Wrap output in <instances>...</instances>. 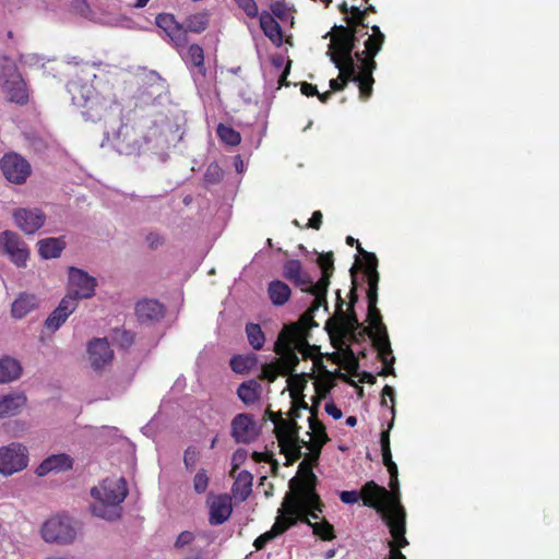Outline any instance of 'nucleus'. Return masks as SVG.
I'll return each instance as SVG.
<instances>
[{"label": "nucleus", "mask_w": 559, "mask_h": 559, "mask_svg": "<svg viewBox=\"0 0 559 559\" xmlns=\"http://www.w3.org/2000/svg\"><path fill=\"white\" fill-rule=\"evenodd\" d=\"M299 473H301V477H294L289 480L290 490L285 495L271 530L255 538L253 546L257 550L263 549L270 540L296 525L298 515L305 507L319 509L321 506L320 496L316 490L317 476L306 461L299 464Z\"/></svg>", "instance_id": "1"}, {"label": "nucleus", "mask_w": 559, "mask_h": 559, "mask_svg": "<svg viewBox=\"0 0 559 559\" xmlns=\"http://www.w3.org/2000/svg\"><path fill=\"white\" fill-rule=\"evenodd\" d=\"M390 491L376 481H367L362 486V503L381 514L392 535L389 546L406 547V512L400 501L399 479L389 480Z\"/></svg>", "instance_id": "2"}, {"label": "nucleus", "mask_w": 559, "mask_h": 559, "mask_svg": "<svg viewBox=\"0 0 559 559\" xmlns=\"http://www.w3.org/2000/svg\"><path fill=\"white\" fill-rule=\"evenodd\" d=\"M91 495L97 500L92 507L93 513L107 521H115L121 516L120 503L128 495L124 478L104 479L98 487H93Z\"/></svg>", "instance_id": "3"}, {"label": "nucleus", "mask_w": 559, "mask_h": 559, "mask_svg": "<svg viewBox=\"0 0 559 559\" xmlns=\"http://www.w3.org/2000/svg\"><path fill=\"white\" fill-rule=\"evenodd\" d=\"M372 34L365 41V50L356 51L355 57L358 62H360L359 67V79L356 80L359 88V98L361 100H367L371 97L373 92V71L377 68V62L374 61V57L382 49V46L385 40L384 34L381 32L378 25L371 26Z\"/></svg>", "instance_id": "4"}, {"label": "nucleus", "mask_w": 559, "mask_h": 559, "mask_svg": "<svg viewBox=\"0 0 559 559\" xmlns=\"http://www.w3.org/2000/svg\"><path fill=\"white\" fill-rule=\"evenodd\" d=\"M308 348L306 331H301L297 324L285 326L274 344V352L280 356L275 362L278 364V367L285 374L294 372L299 365L296 352H300L306 357Z\"/></svg>", "instance_id": "5"}, {"label": "nucleus", "mask_w": 559, "mask_h": 559, "mask_svg": "<svg viewBox=\"0 0 559 559\" xmlns=\"http://www.w3.org/2000/svg\"><path fill=\"white\" fill-rule=\"evenodd\" d=\"M5 63L1 66L0 85L9 102L20 106L28 103V90L25 81L20 74L14 62L4 58Z\"/></svg>", "instance_id": "6"}, {"label": "nucleus", "mask_w": 559, "mask_h": 559, "mask_svg": "<svg viewBox=\"0 0 559 559\" xmlns=\"http://www.w3.org/2000/svg\"><path fill=\"white\" fill-rule=\"evenodd\" d=\"M298 428L296 421H283L281 427L274 429L281 452L286 456L285 465H292L301 456L300 443L304 441L298 437ZM305 444L307 445L306 442Z\"/></svg>", "instance_id": "7"}, {"label": "nucleus", "mask_w": 559, "mask_h": 559, "mask_svg": "<svg viewBox=\"0 0 559 559\" xmlns=\"http://www.w3.org/2000/svg\"><path fill=\"white\" fill-rule=\"evenodd\" d=\"M76 535L73 521L68 515H57L47 520L41 527V536L48 543L70 544Z\"/></svg>", "instance_id": "8"}, {"label": "nucleus", "mask_w": 559, "mask_h": 559, "mask_svg": "<svg viewBox=\"0 0 559 559\" xmlns=\"http://www.w3.org/2000/svg\"><path fill=\"white\" fill-rule=\"evenodd\" d=\"M362 328L364 326L358 321L355 309H347V313L343 311L330 318L325 323V330L331 336L334 334L338 336L349 335L353 342L362 340L359 335Z\"/></svg>", "instance_id": "9"}, {"label": "nucleus", "mask_w": 559, "mask_h": 559, "mask_svg": "<svg viewBox=\"0 0 559 559\" xmlns=\"http://www.w3.org/2000/svg\"><path fill=\"white\" fill-rule=\"evenodd\" d=\"M28 463V453L25 445L12 442L0 448V474L10 476L23 471Z\"/></svg>", "instance_id": "10"}, {"label": "nucleus", "mask_w": 559, "mask_h": 559, "mask_svg": "<svg viewBox=\"0 0 559 559\" xmlns=\"http://www.w3.org/2000/svg\"><path fill=\"white\" fill-rule=\"evenodd\" d=\"M352 28L338 25L333 27V35L330 44V59H352L356 58L354 49L358 41V36L353 34Z\"/></svg>", "instance_id": "11"}, {"label": "nucleus", "mask_w": 559, "mask_h": 559, "mask_svg": "<svg viewBox=\"0 0 559 559\" xmlns=\"http://www.w3.org/2000/svg\"><path fill=\"white\" fill-rule=\"evenodd\" d=\"M0 169L4 178L15 185L24 183L31 176V164L20 154L5 153L0 159Z\"/></svg>", "instance_id": "12"}, {"label": "nucleus", "mask_w": 559, "mask_h": 559, "mask_svg": "<svg viewBox=\"0 0 559 559\" xmlns=\"http://www.w3.org/2000/svg\"><path fill=\"white\" fill-rule=\"evenodd\" d=\"M96 278L90 276L83 270L74 266L69 267V293L66 297L75 298L78 305L80 299L91 298L95 294Z\"/></svg>", "instance_id": "13"}, {"label": "nucleus", "mask_w": 559, "mask_h": 559, "mask_svg": "<svg viewBox=\"0 0 559 559\" xmlns=\"http://www.w3.org/2000/svg\"><path fill=\"white\" fill-rule=\"evenodd\" d=\"M283 276L304 293H318L317 288H314L316 283H313L310 274L304 270L300 260L289 259L285 261L283 264Z\"/></svg>", "instance_id": "14"}, {"label": "nucleus", "mask_w": 559, "mask_h": 559, "mask_svg": "<svg viewBox=\"0 0 559 559\" xmlns=\"http://www.w3.org/2000/svg\"><path fill=\"white\" fill-rule=\"evenodd\" d=\"M155 23L165 32L177 50L187 47L189 41L188 29H186L185 24L177 22L173 14L159 13L155 19Z\"/></svg>", "instance_id": "15"}, {"label": "nucleus", "mask_w": 559, "mask_h": 559, "mask_svg": "<svg viewBox=\"0 0 559 559\" xmlns=\"http://www.w3.org/2000/svg\"><path fill=\"white\" fill-rule=\"evenodd\" d=\"M0 246L3 252L8 254L11 261L19 267L25 266L29 257V251L26 243L20 236L11 230H5L0 234Z\"/></svg>", "instance_id": "16"}, {"label": "nucleus", "mask_w": 559, "mask_h": 559, "mask_svg": "<svg viewBox=\"0 0 559 559\" xmlns=\"http://www.w3.org/2000/svg\"><path fill=\"white\" fill-rule=\"evenodd\" d=\"M259 431L252 415L248 413L237 414L230 424V436L236 443L248 444L255 440Z\"/></svg>", "instance_id": "17"}, {"label": "nucleus", "mask_w": 559, "mask_h": 559, "mask_svg": "<svg viewBox=\"0 0 559 559\" xmlns=\"http://www.w3.org/2000/svg\"><path fill=\"white\" fill-rule=\"evenodd\" d=\"M13 219L23 233L33 235L45 225L46 215L40 209L20 207L14 210Z\"/></svg>", "instance_id": "18"}, {"label": "nucleus", "mask_w": 559, "mask_h": 559, "mask_svg": "<svg viewBox=\"0 0 559 559\" xmlns=\"http://www.w3.org/2000/svg\"><path fill=\"white\" fill-rule=\"evenodd\" d=\"M378 302L368 304L367 309V321L369 322V326L362 328L359 332L361 338H365L366 335H369L372 340V344L376 342H381L385 335H388L386 328L382 322V316L380 310L377 307Z\"/></svg>", "instance_id": "19"}, {"label": "nucleus", "mask_w": 559, "mask_h": 559, "mask_svg": "<svg viewBox=\"0 0 559 559\" xmlns=\"http://www.w3.org/2000/svg\"><path fill=\"white\" fill-rule=\"evenodd\" d=\"M88 359L95 370L102 369L105 365L111 362L114 350L106 337L94 338L87 345Z\"/></svg>", "instance_id": "20"}, {"label": "nucleus", "mask_w": 559, "mask_h": 559, "mask_svg": "<svg viewBox=\"0 0 559 559\" xmlns=\"http://www.w3.org/2000/svg\"><path fill=\"white\" fill-rule=\"evenodd\" d=\"M83 90H85V86H81V96L84 98L83 103L78 102L75 96H73V102L75 105L85 108L82 114L86 120H100L107 109V104L102 100L97 94L93 95L90 90H87V94L84 95Z\"/></svg>", "instance_id": "21"}, {"label": "nucleus", "mask_w": 559, "mask_h": 559, "mask_svg": "<svg viewBox=\"0 0 559 559\" xmlns=\"http://www.w3.org/2000/svg\"><path fill=\"white\" fill-rule=\"evenodd\" d=\"M135 314L141 323L159 321L165 316V307L156 299H142L135 305Z\"/></svg>", "instance_id": "22"}, {"label": "nucleus", "mask_w": 559, "mask_h": 559, "mask_svg": "<svg viewBox=\"0 0 559 559\" xmlns=\"http://www.w3.org/2000/svg\"><path fill=\"white\" fill-rule=\"evenodd\" d=\"M317 408H311L309 417V428L311 429L312 442L307 443L317 460L320 455L321 448L330 440L325 430V426L317 417Z\"/></svg>", "instance_id": "23"}, {"label": "nucleus", "mask_w": 559, "mask_h": 559, "mask_svg": "<svg viewBox=\"0 0 559 559\" xmlns=\"http://www.w3.org/2000/svg\"><path fill=\"white\" fill-rule=\"evenodd\" d=\"M231 499L227 495H219L210 502L209 522L211 525H221L231 515Z\"/></svg>", "instance_id": "24"}, {"label": "nucleus", "mask_w": 559, "mask_h": 559, "mask_svg": "<svg viewBox=\"0 0 559 559\" xmlns=\"http://www.w3.org/2000/svg\"><path fill=\"white\" fill-rule=\"evenodd\" d=\"M73 459L66 454H53L45 459L36 468V474L39 477L46 476L50 472H67L72 469Z\"/></svg>", "instance_id": "25"}, {"label": "nucleus", "mask_w": 559, "mask_h": 559, "mask_svg": "<svg viewBox=\"0 0 559 559\" xmlns=\"http://www.w3.org/2000/svg\"><path fill=\"white\" fill-rule=\"evenodd\" d=\"M75 298L63 297L59 306L46 319V326L49 330H58L68 319V317L76 309Z\"/></svg>", "instance_id": "26"}, {"label": "nucleus", "mask_w": 559, "mask_h": 559, "mask_svg": "<svg viewBox=\"0 0 559 559\" xmlns=\"http://www.w3.org/2000/svg\"><path fill=\"white\" fill-rule=\"evenodd\" d=\"M317 263L319 267L321 269V277L316 283L314 288L319 293H322L324 295H328V289L330 286L331 277L334 272V255L333 252H324L321 253L318 259Z\"/></svg>", "instance_id": "27"}, {"label": "nucleus", "mask_w": 559, "mask_h": 559, "mask_svg": "<svg viewBox=\"0 0 559 559\" xmlns=\"http://www.w3.org/2000/svg\"><path fill=\"white\" fill-rule=\"evenodd\" d=\"M311 295L314 296L311 306L307 311L302 313V316L299 319V323H296L301 331H304V329H311L313 326H318V324L314 322V313L316 311L319 310L320 307H323L324 311L329 312L326 295L319 292L313 293Z\"/></svg>", "instance_id": "28"}, {"label": "nucleus", "mask_w": 559, "mask_h": 559, "mask_svg": "<svg viewBox=\"0 0 559 559\" xmlns=\"http://www.w3.org/2000/svg\"><path fill=\"white\" fill-rule=\"evenodd\" d=\"M260 27L264 35L275 45L283 43V31L278 22L267 11H262L259 15Z\"/></svg>", "instance_id": "29"}, {"label": "nucleus", "mask_w": 559, "mask_h": 559, "mask_svg": "<svg viewBox=\"0 0 559 559\" xmlns=\"http://www.w3.org/2000/svg\"><path fill=\"white\" fill-rule=\"evenodd\" d=\"M373 347L378 352V358L383 364V368L379 372V376L388 377L394 374L393 364L395 361V358L392 353L389 335H385L381 342H376V344H373Z\"/></svg>", "instance_id": "30"}, {"label": "nucleus", "mask_w": 559, "mask_h": 559, "mask_svg": "<svg viewBox=\"0 0 559 559\" xmlns=\"http://www.w3.org/2000/svg\"><path fill=\"white\" fill-rule=\"evenodd\" d=\"M267 296L270 301L275 307L286 305L292 296L289 285L281 280H273L267 285Z\"/></svg>", "instance_id": "31"}, {"label": "nucleus", "mask_w": 559, "mask_h": 559, "mask_svg": "<svg viewBox=\"0 0 559 559\" xmlns=\"http://www.w3.org/2000/svg\"><path fill=\"white\" fill-rule=\"evenodd\" d=\"M26 401L27 399L23 393L0 396V418L19 414L25 406Z\"/></svg>", "instance_id": "32"}, {"label": "nucleus", "mask_w": 559, "mask_h": 559, "mask_svg": "<svg viewBox=\"0 0 559 559\" xmlns=\"http://www.w3.org/2000/svg\"><path fill=\"white\" fill-rule=\"evenodd\" d=\"M38 253L43 259L58 258L66 248V241L62 237L45 238L37 242Z\"/></svg>", "instance_id": "33"}, {"label": "nucleus", "mask_w": 559, "mask_h": 559, "mask_svg": "<svg viewBox=\"0 0 559 559\" xmlns=\"http://www.w3.org/2000/svg\"><path fill=\"white\" fill-rule=\"evenodd\" d=\"M37 298L32 294H21L12 304L11 313L15 319H22L37 307Z\"/></svg>", "instance_id": "34"}, {"label": "nucleus", "mask_w": 559, "mask_h": 559, "mask_svg": "<svg viewBox=\"0 0 559 559\" xmlns=\"http://www.w3.org/2000/svg\"><path fill=\"white\" fill-rule=\"evenodd\" d=\"M335 68L338 69V78L346 84L349 82H356L359 79V71H357L356 58L352 59H334L331 60Z\"/></svg>", "instance_id": "35"}, {"label": "nucleus", "mask_w": 559, "mask_h": 559, "mask_svg": "<svg viewBox=\"0 0 559 559\" xmlns=\"http://www.w3.org/2000/svg\"><path fill=\"white\" fill-rule=\"evenodd\" d=\"M300 522L309 525L313 534L322 540L330 542L336 537L334 526L324 518L319 522H311L310 519L305 516L300 519Z\"/></svg>", "instance_id": "36"}, {"label": "nucleus", "mask_w": 559, "mask_h": 559, "mask_svg": "<svg viewBox=\"0 0 559 559\" xmlns=\"http://www.w3.org/2000/svg\"><path fill=\"white\" fill-rule=\"evenodd\" d=\"M261 385L255 380L242 382L237 389V395L246 405H251L260 399Z\"/></svg>", "instance_id": "37"}, {"label": "nucleus", "mask_w": 559, "mask_h": 559, "mask_svg": "<svg viewBox=\"0 0 559 559\" xmlns=\"http://www.w3.org/2000/svg\"><path fill=\"white\" fill-rule=\"evenodd\" d=\"M22 367L14 358L0 359V383H8L21 376Z\"/></svg>", "instance_id": "38"}, {"label": "nucleus", "mask_w": 559, "mask_h": 559, "mask_svg": "<svg viewBox=\"0 0 559 559\" xmlns=\"http://www.w3.org/2000/svg\"><path fill=\"white\" fill-rule=\"evenodd\" d=\"M253 476L247 471H241L233 485V493L241 500H246L252 491Z\"/></svg>", "instance_id": "39"}, {"label": "nucleus", "mask_w": 559, "mask_h": 559, "mask_svg": "<svg viewBox=\"0 0 559 559\" xmlns=\"http://www.w3.org/2000/svg\"><path fill=\"white\" fill-rule=\"evenodd\" d=\"M182 59L187 64L195 68L199 73L205 74L206 69L204 66V51L203 48L198 44H192L188 47L187 52L182 56Z\"/></svg>", "instance_id": "40"}, {"label": "nucleus", "mask_w": 559, "mask_h": 559, "mask_svg": "<svg viewBox=\"0 0 559 559\" xmlns=\"http://www.w3.org/2000/svg\"><path fill=\"white\" fill-rule=\"evenodd\" d=\"M185 27L188 33L200 34L209 27V14L205 12H199L187 16L185 21Z\"/></svg>", "instance_id": "41"}, {"label": "nucleus", "mask_w": 559, "mask_h": 559, "mask_svg": "<svg viewBox=\"0 0 559 559\" xmlns=\"http://www.w3.org/2000/svg\"><path fill=\"white\" fill-rule=\"evenodd\" d=\"M287 385L292 400H297L307 386V379L305 373H288Z\"/></svg>", "instance_id": "42"}, {"label": "nucleus", "mask_w": 559, "mask_h": 559, "mask_svg": "<svg viewBox=\"0 0 559 559\" xmlns=\"http://www.w3.org/2000/svg\"><path fill=\"white\" fill-rule=\"evenodd\" d=\"M219 140L230 146H237L241 142V135L234 128L219 123L216 129Z\"/></svg>", "instance_id": "43"}, {"label": "nucleus", "mask_w": 559, "mask_h": 559, "mask_svg": "<svg viewBox=\"0 0 559 559\" xmlns=\"http://www.w3.org/2000/svg\"><path fill=\"white\" fill-rule=\"evenodd\" d=\"M246 333L250 345L259 350L263 347L265 342V335L261 326L257 323H248L246 325Z\"/></svg>", "instance_id": "44"}, {"label": "nucleus", "mask_w": 559, "mask_h": 559, "mask_svg": "<svg viewBox=\"0 0 559 559\" xmlns=\"http://www.w3.org/2000/svg\"><path fill=\"white\" fill-rule=\"evenodd\" d=\"M257 362V358L254 355L251 356H242L237 355L230 359V368L236 373H245L249 371Z\"/></svg>", "instance_id": "45"}, {"label": "nucleus", "mask_w": 559, "mask_h": 559, "mask_svg": "<svg viewBox=\"0 0 559 559\" xmlns=\"http://www.w3.org/2000/svg\"><path fill=\"white\" fill-rule=\"evenodd\" d=\"M111 336L114 344L122 349L130 348L134 343V333L124 329H115Z\"/></svg>", "instance_id": "46"}, {"label": "nucleus", "mask_w": 559, "mask_h": 559, "mask_svg": "<svg viewBox=\"0 0 559 559\" xmlns=\"http://www.w3.org/2000/svg\"><path fill=\"white\" fill-rule=\"evenodd\" d=\"M344 21L346 22V25L344 27L352 28V33L359 36L361 35L362 29H367L369 25L365 23L366 15H347L344 17ZM367 32L362 33V35H366Z\"/></svg>", "instance_id": "47"}, {"label": "nucleus", "mask_w": 559, "mask_h": 559, "mask_svg": "<svg viewBox=\"0 0 559 559\" xmlns=\"http://www.w3.org/2000/svg\"><path fill=\"white\" fill-rule=\"evenodd\" d=\"M192 483H193V490L195 493H198V495L205 493L209 488V484H210V477L207 475V471L205 468H200L195 473Z\"/></svg>", "instance_id": "48"}, {"label": "nucleus", "mask_w": 559, "mask_h": 559, "mask_svg": "<svg viewBox=\"0 0 559 559\" xmlns=\"http://www.w3.org/2000/svg\"><path fill=\"white\" fill-rule=\"evenodd\" d=\"M380 275L378 272L371 273L367 276L368 289H367V301L368 304L378 302V285Z\"/></svg>", "instance_id": "49"}, {"label": "nucleus", "mask_w": 559, "mask_h": 559, "mask_svg": "<svg viewBox=\"0 0 559 559\" xmlns=\"http://www.w3.org/2000/svg\"><path fill=\"white\" fill-rule=\"evenodd\" d=\"M200 459V452L194 445H189L183 453V464L188 472H193Z\"/></svg>", "instance_id": "50"}, {"label": "nucleus", "mask_w": 559, "mask_h": 559, "mask_svg": "<svg viewBox=\"0 0 559 559\" xmlns=\"http://www.w3.org/2000/svg\"><path fill=\"white\" fill-rule=\"evenodd\" d=\"M278 376H286L282 372V369L278 367V364L275 361L265 364L262 367V377L266 379L269 382H274Z\"/></svg>", "instance_id": "51"}, {"label": "nucleus", "mask_w": 559, "mask_h": 559, "mask_svg": "<svg viewBox=\"0 0 559 559\" xmlns=\"http://www.w3.org/2000/svg\"><path fill=\"white\" fill-rule=\"evenodd\" d=\"M235 3L241 9L250 19H255L259 15V9L255 0H234Z\"/></svg>", "instance_id": "52"}, {"label": "nucleus", "mask_w": 559, "mask_h": 559, "mask_svg": "<svg viewBox=\"0 0 559 559\" xmlns=\"http://www.w3.org/2000/svg\"><path fill=\"white\" fill-rule=\"evenodd\" d=\"M252 459L254 460V462L257 463H261V462H267L271 464V468H272V472L273 474H276L277 471H278V462L273 457V454L270 453V452H257L254 451L252 453Z\"/></svg>", "instance_id": "53"}, {"label": "nucleus", "mask_w": 559, "mask_h": 559, "mask_svg": "<svg viewBox=\"0 0 559 559\" xmlns=\"http://www.w3.org/2000/svg\"><path fill=\"white\" fill-rule=\"evenodd\" d=\"M194 539L195 535L192 532L183 531L178 535L175 542V548L183 550L187 546H190Z\"/></svg>", "instance_id": "54"}, {"label": "nucleus", "mask_w": 559, "mask_h": 559, "mask_svg": "<svg viewBox=\"0 0 559 559\" xmlns=\"http://www.w3.org/2000/svg\"><path fill=\"white\" fill-rule=\"evenodd\" d=\"M271 14L280 20H285L287 16V5L285 0H273L271 5Z\"/></svg>", "instance_id": "55"}, {"label": "nucleus", "mask_w": 559, "mask_h": 559, "mask_svg": "<svg viewBox=\"0 0 559 559\" xmlns=\"http://www.w3.org/2000/svg\"><path fill=\"white\" fill-rule=\"evenodd\" d=\"M394 420V418H392ZM393 426V421L389 425V429L383 430L380 436V444H381V452L382 456H389L391 455V447H390V429Z\"/></svg>", "instance_id": "56"}, {"label": "nucleus", "mask_w": 559, "mask_h": 559, "mask_svg": "<svg viewBox=\"0 0 559 559\" xmlns=\"http://www.w3.org/2000/svg\"><path fill=\"white\" fill-rule=\"evenodd\" d=\"M360 498L362 499V489L360 491L344 490L340 493L341 501L347 504L356 503Z\"/></svg>", "instance_id": "57"}, {"label": "nucleus", "mask_w": 559, "mask_h": 559, "mask_svg": "<svg viewBox=\"0 0 559 559\" xmlns=\"http://www.w3.org/2000/svg\"><path fill=\"white\" fill-rule=\"evenodd\" d=\"M364 261L366 276L370 275L371 273L373 274L374 272H378V259L374 253H366Z\"/></svg>", "instance_id": "58"}, {"label": "nucleus", "mask_w": 559, "mask_h": 559, "mask_svg": "<svg viewBox=\"0 0 559 559\" xmlns=\"http://www.w3.org/2000/svg\"><path fill=\"white\" fill-rule=\"evenodd\" d=\"M386 397L390 399V401L392 402V406H391V412H392V415L394 416L395 415V392H394V389L392 386H390L389 384H385L384 388L382 389V399H381V404L383 406H386Z\"/></svg>", "instance_id": "59"}, {"label": "nucleus", "mask_w": 559, "mask_h": 559, "mask_svg": "<svg viewBox=\"0 0 559 559\" xmlns=\"http://www.w3.org/2000/svg\"><path fill=\"white\" fill-rule=\"evenodd\" d=\"M323 508H324V504L321 502V506L319 507V509L314 508V507H305L304 511L298 515V519H297V522L300 521L301 518H305L307 516L308 519L309 518H312L313 520H319V513H321L323 511Z\"/></svg>", "instance_id": "60"}, {"label": "nucleus", "mask_w": 559, "mask_h": 559, "mask_svg": "<svg viewBox=\"0 0 559 559\" xmlns=\"http://www.w3.org/2000/svg\"><path fill=\"white\" fill-rule=\"evenodd\" d=\"M350 272H352V277H353V286L349 290V294H348V298H349V302H348V308L347 309H355V305L356 302L358 301V295H357V284H356V278H355V275H354V272H355V267L353 266L350 269Z\"/></svg>", "instance_id": "61"}, {"label": "nucleus", "mask_w": 559, "mask_h": 559, "mask_svg": "<svg viewBox=\"0 0 559 559\" xmlns=\"http://www.w3.org/2000/svg\"><path fill=\"white\" fill-rule=\"evenodd\" d=\"M146 241L151 249H156L163 245L164 238L157 233H150L146 236Z\"/></svg>", "instance_id": "62"}, {"label": "nucleus", "mask_w": 559, "mask_h": 559, "mask_svg": "<svg viewBox=\"0 0 559 559\" xmlns=\"http://www.w3.org/2000/svg\"><path fill=\"white\" fill-rule=\"evenodd\" d=\"M323 215L320 211H314L311 218L308 222V227L319 230L322 225Z\"/></svg>", "instance_id": "63"}, {"label": "nucleus", "mask_w": 559, "mask_h": 559, "mask_svg": "<svg viewBox=\"0 0 559 559\" xmlns=\"http://www.w3.org/2000/svg\"><path fill=\"white\" fill-rule=\"evenodd\" d=\"M203 551L199 547H190L185 551L183 559H202Z\"/></svg>", "instance_id": "64"}]
</instances>
